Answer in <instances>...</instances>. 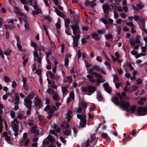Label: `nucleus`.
I'll list each match as a JSON object with an SVG mask.
<instances>
[{
  "label": "nucleus",
  "instance_id": "f257e3e1",
  "mask_svg": "<svg viewBox=\"0 0 147 147\" xmlns=\"http://www.w3.org/2000/svg\"><path fill=\"white\" fill-rule=\"evenodd\" d=\"M136 109V112L138 114V116H144L147 114V107H140L136 109V106L133 105L130 107L129 109L128 108L127 111L130 112L131 113H134Z\"/></svg>",
  "mask_w": 147,
  "mask_h": 147
},
{
  "label": "nucleus",
  "instance_id": "f03ea898",
  "mask_svg": "<svg viewBox=\"0 0 147 147\" xmlns=\"http://www.w3.org/2000/svg\"><path fill=\"white\" fill-rule=\"evenodd\" d=\"M119 99L117 97H113L111 99V100L117 106H120L121 107L123 110H127L130 106L129 102L125 100H123L120 103L119 101Z\"/></svg>",
  "mask_w": 147,
  "mask_h": 147
},
{
  "label": "nucleus",
  "instance_id": "7ed1b4c3",
  "mask_svg": "<svg viewBox=\"0 0 147 147\" xmlns=\"http://www.w3.org/2000/svg\"><path fill=\"white\" fill-rule=\"evenodd\" d=\"M36 95L34 92H32L28 94L26 98H24V104L27 109L30 110L32 109V102L31 100L33 99Z\"/></svg>",
  "mask_w": 147,
  "mask_h": 147
},
{
  "label": "nucleus",
  "instance_id": "20e7f679",
  "mask_svg": "<svg viewBox=\"0 0 147 147\" xmlns=\"http://www.w3.org/2000/svg\"><path fill=\"white\" fill-rule=\"evenodd\" d=\"M102 7L105 14V17L106 18H107L109 14V10L111 9L110 6L108 4H106L103 5Z\"/></svg>",
  "mask_w": 147,
  "mask_h": 147
},
{
  "label": "nucleus",
  "instance_id": "39448f33",
  "mask_svg": "<svg viewBox=\"0 0 147 147\" xmlns=\"http://www.w3.org/2000/svg\"><path fill=\"white\" fill-rule=\"evenodd\" d=\"M73 31V34L74 35L80 34V28L78 24H75L71 26Z\"/></svg>",
  "mask_w": 147,
  "mask_h": 147
},
{
  "label": "nucleus",
  "instance_id": "423d86ee",
  "mask_svg": "<svg viewBox=\"0 0 147 147\" xmlns=\"http://www.w3.org/2000/svg\"><path fill=\"white\" fill-rule=\"evenodd\" d=\"M140 36L139 35H137L136 37V40L135 41H131L130 42V44L132 46H134L136 44H140Z\"/></svg>",
  "mask_w": 147,
  "mask_h": 147
},
{
  "label": "nucleus",
  "instance_id": "0eeeda50",
  "mask_svg": "<svg viewBox=\"0 0 147 147\" xmlns=\"http://www.w3.org/2000/svg\"><path fill=\"white\" fill-rule=\"evenodd\" d=\"M91 36L92 38L96 41H99L101 38V36H99L98 34L96 32L92 33Z\"/></svg>",
  "mask_w": 147,
  "mask_h": 147
},
{
  "label": "nucleus",
  "instance_id": "6e6552de",
  "mask_svg": "<svg viewBox=\"0 0 147 147\" xmlns=\"http://www.w3.org/2000/svg\"><path fill=\"white\" fill-rule=\"evenodd\" d=\"M34 104L35 107H40L42 102L38 96L36 97L34 99Z\"/></svg>",
  "mask_w": 147,
  "mask_h": 147
},
{
  "label": "nucleus",
  "instance_id": "1a4fd4ad",
  "mask_svg": "<svg viewBox=\"0 0 147 147\" xmlns=\"http://www.w3.org/2000/svg\"><path fill=\"white\" fill-rule=\"evenodd\" d=\"M136 6L137 7L133 5H132V8L135 11H138L139 9H141L144 7V5L141 2H140L139 4H137Z\"/></svg>",
  "mask_w": 147,
  "mask_h": 147
},
{
  "label": "nucleus",
  "instance_id": "9d476101",
  "mask_svg": "<svg viewBox=\"0 0 147 147\" xmlns=\"http://www.w3.org/2000/svg\"><path fill=\"white\" fill-rule=\"evenodd\" d=\"M88 92H89L91 93L90 94H88V95H90L95 91L96 89V88L94 86H88Z\"/></svg>",
  "mask_w": 147,
  "mask_h": 147
},
{
  "label": "nucleus",
  "instance_id": "9b49d317",
  "mask_svg": "<svg viewBox=\"0 0 147 147\" xmlns=\"http://www.w3.org/2000/svg\"><path fill=\"white\" fill-rule=\"evenodd\" d=\"M103 87L104 88L105 90L109 94L111 92V90L109 87V84L107 82L104 83L103 85Z\"/></svg>",
  "mask_w": 147,
  "mask_h": 147
},
{
  "label": "nucleus",
  "instance_id": "f8f14e48",
  "mask_svg": "<svg viewBox=\"0 0 147 147\" xmlns=\"http://www.w3.org/2000/svg\"><path fill=\"white\" fill-rule=\"evenodd\" d=\"M72 113V111L71 110H69L66 113V116H65V118L67 119L66 123H67L70 120L71 118H72V117L70 115Z\"/></svg>",
  "mask_w": 147,
  "mask_h": 147
},
{
  "label": "nucleus",
  "instance_id": "ddd939ff",
  "mask_svg": "<svg viewBox=\"0 0 147 147\" xmlns=\"http://www.w3.org/2000/svg\"><path fill=\"white\" fill-rule=\"evenodd\" d=\"M80 125L82 127H85L86 126L87 123L86 119H82L80 120Z\"/></svg>",
  "mask_w": 147,
  "mask_h": 147
},
{
  "label": "nucleus",
  "instance_id": "4468645a",
  "mask_svg": "<svg viewBox=\"0 0 147 147\" xmlns=\"http://www.w3.org/2000/svg\"><path fill=\"white\" fill-rule=\"evenodd\" d=\"M96 138H94L93 135L92 136H91V139L92 140H88L85 144V147H88L90 146V143H91L92 141L94 140Z\"/></svg>",
  "mask_w": 147,
  "mask_h": 147
},
{
  "label": "nucleus",
  "instance_id": "2eb2a0df",
  "mask_svg": "<svg viewBox=\"0 0 147 147\" xmlns=\"http://www.w3.org/2000/svg\"><path fill=\"white\" fill-rule=\"evenodd\" d=\"M71 56V55L67 54L66 56V57L65 59V63L64 65L65 67H67L69 63V57H70Z\"/></svg>",
  "mask_w": 147,
  "mask_h": 147
},
{
  "label": "nucleus",
  "instance_id": "dca6fc26",
  "mask_svg": "<svg viewBox=\"0 0 147 147\" xmlns=\"http://www.w3.org/2000/svg\"><path fill=\"white\" fill-rule=\"evenodd\" d=\"M11 126L13 128V129L14 132H18V125H17V124H15L13 123L11 124Z\"/></svg>",
  "mask_w": 147,
  "mask_h": 147
},
{
  "label": "nucleus",
  "instance_id": "f3484780",
  "mask_svg": "<svg viewBox=\"0 0 147 147\" xmlns=\"http://www.w3.org/2000/svg\"><path fill=\"white\" fill-rule=\"evenodd\" d=\"M111 6L114 9L117 10L120 12H122L123 11V9L120 6H117L112 5H111Z\"/></svg>",
  "mask_w": 147,
  "mask_h": 147
},
{
  "label": "nucleus",
  "instance_id": "a211bd4d",
  "mask_svg": "<svg viewBox=\"0 0 147 147\" xmlns=\"http://www.w3.org/2000/svg\"><path fill=\"white\" fill-rule=\"evenodd\" d=\"M53 98L55 101H58L59 99V96L58 94L57 93H54L53 94Z\"/></svg>",
  "mask_w": 147,
  "mask_h": 147
},
{
  "label": "nucleus",
  "instance_id": "6ab92c4d",
  "mask_svg": "<svg viewBox=\"0 0 147 147\" xmlns=\"http://www.w3.org/2000/svg\"><path fill=\"white\" fill-rule=\"evenodd\" d=\"M28 1L30 3V5L33 6V5H37L36 0H28Z\"/></svg>",
  "mask_w": 147,
  "mask_h": 147
},
{
  "label": "nucleus",
  "instance_id": "aec40b11",
  "mask_svg": "<svg viewBox=\"0 0 147 147\" xmlns=\"http://www.w3.org/2000/svg\"><path fill=\"white\" fill-rule=\"evenodd\" d=\"M4 26L5 28L7 30H11L14 28V26L13 25H8L5 24Z\"/></svg>",
  "mask_w": 147,
  "mask_h": 147
},
{
  "label": "nucleus",
  "instance_id": "412c9836",
  "mask_svg": "<svg viewBox=\"0 0 147 147\" xmlns=\"http://www.w3.org/2000/svg\"><path fill=\"white\" fill-rule=\"evenodd\" d=\"M121 0H111V3L115 5H118L121 2Z\"/></svg>",
  "mask_w": 147,
  "mask_h": 147
},
{
  "label": "nucleus",
  "instance_id": "4be33fe9",
  "mask_svg": "<svg viewBox=\"0 0 147 147\" xmlns=\"http://www.w3.org/2000/svg\"><path fill=\"white\" fill-rule=\"evenodd\" d=\"M47 139L49 140V142H55V140L53 138L52 136L49 135L47 138Z\"/></svg>",
  "mask_w": 147,
  "mask_h": 147
},
{
  "label": "nucleus",
  "instance_id": "5701e85b",
  "mask_svg": "<svg viewBox=\"0 0 147 147\" xmlns=\"http://www.w3.org/2000/svg\"><path fill=\"white\" fill-rule=\"evenodd\" d=\"M55 11L59 16L61 17H63V13H61L57 9L55 8Z\"/></svg>",
  "mask_w": 147,
  "mask_h": 147
},
{
  "label": "nucleus",
  "instance_id": "b1692460",
  "mask_svg": "<svg viewBox=\"0 0 147 147\" xmlns=\"http://www.w3.org/2000/svg\"><path fill=\"white\" fill-rule=\"evenodd\" d=\"M63 134L65 136H68L71 135V132L69 130L67 129L64 131Z\"/></svg>",
  "mask_w": 147,
  "mask_h": 147
},
{
  "label": "nucleus",
  "instance_id": "393cba45",
  "mask_svg": "<svg viewBox=\"0 0 147 147\" xmlns=\"http://www.w3.org/2000/svg\"><path fill=\"white\" fill-rule=\"evenodd\" d=\"M68 86H67L66 87H63L62 88V93L64 96V95L66 93V92H68V91L67 89V88H68Z\"/></svg>",
  "mask_w": 147,
  "mask_h": 147
},
{
  "label": "nucleus",
  "instance_id": "a878e982",
  "mask_svg": "<svg viewBox=\"0 0 147 147\" xmlns=\"http://www.w3.org/2000/svg\"><path fill=\"white\" fill-rule=\"evenodd\" d=\"M73 38L74 41H76L78 42L79 39L80 37V34H77V35H76V36H73Z\"/></svg>",
  "mask_w": 147,
  "mask_h": 147
},
{
  "label": "nucleus",
  "instance_id": "bb28decb",
  "mask_svg": "<svg viewBox=\"0 0 147 147\" xmlns=\"http://www.w3.org/2000/svg\"><path fill=\"white\" fill-rule=\"evenodd\" d=\"M30 132L32 134H36V135H38L39 134V130L31 129L30 130Z\"/></svg>",
  "mask_w": 147,
  "mask_h": 147
},
{
  "label": "nucleus",
  "instance_id": "cd10ccee",
  "mask_svg": "<svg viewBox=\"0 0 147 147\" xmlns=\"http://www.w3.org/2000/svg\"><path fill=\"white\" fill-rule=\"evenodd\" d=\"M139 21V22L142 24V26H145V21L144 19L141 17H140Z\"/></svg>",
  "mask_w": 147,
  "mask_h": 147
},
{
  "label": "nucleus",
  "instance_id": "c85d7f7f",
  "mask_svg": "<svg viewBox=\"0 0 147 147\" xmlns=\"http://www.w3.org/2000/svg\"><path fill=\"white\" fill-rule=\"evenodd\" d=\"M47 92L49 94H51V95H53L54 93V92L53 89L49 88L47 90Z\"/></svg>",
  "mask_w": 147,
  "mask_h": 147
},
{
  "label": "nucleus",
  "instance_id": "c756f323",
  "mask_svg": "<svg viewBox=\"0 0 147 147\" xmlns=\"http://www.w3.org/2000/svg\"><path fill=\"white\" fill-rule=\"evenodd\" d=\"M10 79L7 76H5L4 77V80L6 83H8L10 81Z\"/></svg>",
  "mask_w": 147,
  "mask_h": 147
},
{
  "label": "nucleus",
  "instance_id": "7c9ffc66",
  "mask_svg": "<svg viewBox=\"0 0 147 147\" xmlns=\"http://www.w3.org/2000/svg\"><path fill=\"white\" fill-rule=\"evenodd\" d=\"M93 70H94V69H93H93H88L87 71L88 72V73L90 74L91 75H94V74H95V73L96 72H93Z\"/></svg>",
  "mask_w": 147,
  "mask_h": 147
},
{
  "label": "nucleus",
  "instance_id": "2f4dec72",
  "mask_svg": "<svg viewBox=\"0 0 147 147\" xmlns=\"http://www.w3.org/2000/svg\"><path fill=\"white\" fill-rule=\"evenodd\" d=\"M32 14L34 16L36 14H42V11H34L32 12Z\"/></svg>",
  "mask_w": 147,
  "mask_h": 147
},
{
  "label": "nucleus",
  "instance_id": "473e14b6",
  "mask_svg": "<svg viewBox=\"0 0 147 147\" xmlns=\"http://www.w3.org/2000/svg\"><path fill=\"white\" fill-rule=\"evenodd\" d=\"M93 68L94 70H95L97 71H100V67L96 65H94L93 66Z\"/></svg>",
  "mask_w": 147,
  "mask_h": 147
},
{
  "label": "nucleus",
  "instance_id": "72a5a7b5",
  "mask_svg": "<svg viewBox=\"0 0 147 147\" xmlns=\"http://www.w3.org/2000/svg\"><path fill=\"white\" fill-rule=\"evenodd\" d=\"M31 46L32 47H33L35 49L38 47V46L34 42H31Z\"/></svg>",
  "mask_w": 147,
  "mask_h": 147
},
{
  "label": "nucleus",
  "instance_id": "f704fd0d",
  "mask_svg": "<svg viewBox=\"0 0 147 147\" xmlns=\"http://www.w3.org/2000/svg\"><path fill=\"white\" fill-rule=\"evenodd\" d=\"M37 117L38 118L39 121L40 122H42L44 119V117L43 116L39 115Z\"/></svg>",
  "mask_w": 147,
  "mask_h": 147
},
{
  "label": "nucleus",
  "instance_id": "c9c22d12",
  "mask_svg": "<svg viewBox=\"0 0 147 147\" xmlns=\"http://www.w3.org/2000/svg\"><path fill=\"white\" fill-rule=\"evenodd\" d=\"M25 56H23L22 57V59L24 61L23 63L24 66H25L28 61V59H25Z\"/></svg>",
  "mask_w": 147,
  "mask_h": 147
},
{
  "label": "nucleus",
  "instance_id": "e433bc0d",
  "mask_svg": "<svg viewBox=\"0 0 147 147\" xmlns=\"http://www.w3.org/2000/svg\"><path fill=\"white\" fill-rule=\"evenodd\" d=\"M126 64H127V65L128 66L129 68L131 70H134L133 67L131 65L130 63L129 62L127 61L126 62Z\"/></svg>",
  "mask_w": 147,
  "mask_h": 147
},
{
  "label": "nucleus",
  "instance_id": "4c0bfd02",
  "mask_svg": "<svg viewBox=\"0 0 147 147\" xmlns=\"http://www.w3.org/2000/svg\"><path fill=\"white\" fill-rule=\"evenodd\" d=\"M74 19L75 22L76 23V24H77L79 22V18L78 17V16H74Z\"/></svg>",
  "mask_w": 147,
  "mask_h": 147
},
{
  "label": "nucleus",
  "instance_id": "58836bf2",
  "mask_svg": "<svg viewBox=\"0 0 147 147\" xmlns=\"http://www.w3.org/2000/svg\"><path fill=\"white\" fill-rule=\"evenodd\" d=\"M82 105L83 108L84 109L86 108L87 107V103L84 102H82L81 103Z\"/></svg>",
  "mask_w": 147,
  "mask_h": 147
},
{
  "label": "nucleus",
  "instance_id": "ea45409f",
  "mask_svg": "<svg viewBox=\"0 0 147 147\" xmlns=\"http://www.w3.org/2000/svg\"><path fill=\"white\" fill-rule=\"evenodd\" d=\"M12 87L13 88H16L17 86V84L15 81H13L12 82Z\"/></svg>",
  "mask_w": 147,
  "mask_h": 147
},
{
  "label": "nucleus",
  "instance_id": "a19ab883",
  "mask_svg": "<svg viewBox=\"0 0 147 147\" xmlns=\"http://www.w3.org/2000/svg\"><path fill=\"white\" fill-rule=\"evenodd\" d=\"M67 80L71 84L72 82L73 81V79L71 76H69L67 77Z\"/></svg>",
  "mask_w": 147,
  "mask_h": 147
},
{
  "label": "nucleus",
  "instance_id": "79ce46f5",
  "mask_svg": "<svg viewBox=\"0 0 147 147\" xmlns=\"http://www.w3.org/2000/svg\"><path fill=\"white\" fill-rule=\"evenodd\" d=\"M32 7H34V9L35 10H36V11H42L41 9L38 7L37 5H33V6Z\"/></svg>",
  "mask_w": 147,
  "mask_h": 147
},
{
  "label": "nucleus",
  "instance_id": "37998d69",
  "mask_svg": "<svg viewBox=\"0 0 147 147\" xmlns=\"http://www.w3.org/2000/svg\"><path fill=\"white\" fill-rule=\"evenodd\" d=\"M69 97L70 98H71L72 100H74V94L73 92H71L69 94Z\"/></svg>",
  "mask_w": 147,
  "mask_h": 147
},
{
  "label": "nucleus",
  "instance_id": "c03bdc74",
  "mask_svg": "<svg viewBox=\"0 0 147 147\" xmlns=\"http://www.w3.org/2000/svg\"><path fill=\"white\" fill-rule=\"evenodd\" d=\"M38 49L39 51H44L45 50V48L43 46L41 45L39 46Z\"/></svg>",
  "mask_w": 147,
  "mask_h": 147
},
{
  "label": "nucleus",
  "instance_id": "a18cd8bd",
  "mask_svg": "<svg viewBox=\"0 0 147 147\" xmlns=\"http://www.w3.org/2000/svg\"><path fill=\"white\" fill-rule=\"evenodd\" d=\"M10 115L11 117L14 119L16 117V115L15 112L13 111H11L10 112Z\"/></svg>",
  "mask_w": 147,
  "mask_h": 147
},
{
  "label": "nucleus",
  "instance_id": "49530a36",
  "mask_svg": "<svg viewBox=\"0 0 147 147\" xmlns=\"http://www.w3.org/2000/svg\"><path fill=\"white\" fill-rule=\"evenodd\" d=\"M61 141L65 144L66 142V140L62 136H61L59 138Z\"/></svg>",
  "mask_w": 147,
  "mask_h": 147
},
{
  "label": "nucleus",
  "instance_id": "de8ad7c7",
  "mask_svg": "<svg viewBox=\"0 0 147 147\" xmlns=\"http://www.w3.org/2000/svg\"><path fill=\"white\" fill-rule=\"evenodd\" d=\"M82 110V108L81 106H79L78 108H77L76 111L77 113H81Z\"/></svg>",
  "mask_w": 147,
  "mask_h": 147
},
{
  "label": "nucleus",
  "instance_id": "09e8293b",
  "mask_svg": "<svg viewBox=\"0 0 147 147\" xmlns=\"http://www.w3.org/2000/svg\"><path fill=\"white\" fill-rule=\"evenodd\" d=\"M55 131L54 130H52L50 132V134H53L55 136H56L57 138L58 137V134L55 133Z\"/></svg>",
  "mask_w": 147,
  "mask_h": 147
},
{
  "label": "nucleus",
  "instance_id": "8fccbe9b",
  "mask_svg": "<svg viewBox=\"0 0 147 147\" xmlns=\"http://www.w3.org/2000/svg\"><path fill=\"white\" fill-rule=\"evenodd\" d=\"M23 87L24 88V89L28 91V85L26 84V83L24 84H23Z\"/></svg>",
  "mask_w": 147,
  "mask_h": 147
},
{
  "label": "nucleus",
  "instance_id": "3c124183",
  "mask_svg": "<svg viewBox=\"0 0 147 147\" xmlns=\"http://www.w3.org/2000/svg\"><path fill=\"white\" fill-rule=\"evenodd\" d=\"M121 31V29L120 26H119L117 30V35H120Z\"/></svg>",
  "mask_w": 147,
  "mask_h": 147
},
{
  "label": "nucleus",
  "instance_id": "603ef678",
  "mask_svg": "<svg viewBox=\"0 0 147 147\" xmlns=\"http://www.w3.org/2000/svg\"><path fill=\"white\" fill-rule=\"evenodd\" d=\"M142 51L143 53H146V51L147 48L145 46H142L141 47Z\"/></svg>",
  "mask_w": 147,
  "mask_h": 147
},
{
  "label": "nucleus",
  "instance_id": "864d4df0",
  "mask_svg": "<svg viewBox=\"0 0 147 147\" xmlns=\"http://www.w3.org/2000/svg\"><path fill=\"white\" fill-rule=\"evenodd\" d=\"M105 37L107 39L109 40L110 38H112L113 36L111 34H109L106 35Z\"/></svg>",
  "mask_w": 147,
  "mask_h": 147
},
{
  "label": "nucleus",
  "instance_id": "5fc2aeb1",
  "mask_svg": "<svg viewBox=\"0 0 147 147\" xmlns=\"http://www.w3.org/2000/svg\"><path fill=\"white\" fill-rule=\"evenodd\" d=\"M105 82L104 81L102 80L99 79H97L96 80V82L99 84H100V83L103 82Z\"/></svg>",
  "mask_w": 147,
  "mask_h": 147
},
{
  "label": "nucleus",
  "instance_id": "6e6d98bb",
  "mask_svg": "<svg viewBox=\"0 0 147 147\" xmlns=\"http://www.w3.org/2000/svg\"><path fill=\"white\" fill-rule=\"evenodd\" d=\"M105 24H107L108 23V21L105 18H102L101 20Z\"/></svg>",
  "mask_w": 147,
  "mask_h": 147
},
{
  "label": "nucleus",
  "instance_id": "4d7b16f0",
  "mask_svg": "<svg viewBox=\"0 0 147 147\" xmlns=\"http://www.w3.org/2000/svg\"><path fill=\"white\" fill-rule=\"evenodd\" d=\"M132 91H135L138 89V86L136 85H134L132 86Z\"/></svg>",
  "mask_w": 147,
  "mask_h": 147
},
{
  "label": "nucleus",
  "instance_id": "13d9d810",
  "mask_svg": "<svg viewBox=\"0 0 147 147\" xmlns=\"http://www.w3.org/2000/svg\"><path fill=\"white\" fill-rule=\"evenodd\" d=\"M94 76H95L96 77L100 78H102V76L101 75L98 74L96 72L95 73V74H94Z\"/></svg>",
  "mask_w": 147,
  "mask_h": 147
},
{
  "label": "nucleus",
  "instance_id": "bf43d9fd",
  "mask_svg": "<svg viewBox=\"0 0 147 147\" xmlns=\"http://www.w3.org/2000/svg\"><path fill=\"white\" fill-rule=\"evenodd\" d=\"M65 49V45L64 43H63L61 45V53H63Z\"/></svg>",
  "mask_w": 147,
  "mask_h": 147
},
{
  "label": "nucleus",
  "instance_id": "052dcab7",
  "mask_svg": "<svg viewBox=\"0 0 147 147\" xmlns=\"http://www.w3.org/2000/svg\"><path fill=\"white\" fill-rule=\"evenodd\" d=\"M97 99L98 100H101L102 99V97L100 94H97Z\"/></svg>",
  "mask_w": 147,
  "mask_h": 147
},
{
  "label": "nucleus",
  "instance_id": "680f3d73",
  "mask_svg": "<svg viewBox=\"0 0 147 147\" xmlns=\"http://www.w3.org/2000/svg\"><path fill=\"white\" fill-rule=\"evenodd\" d=\"M105 30H98L97 31L98 33L100 34H102L105 32Z\"/></svg>",
  "mask_w": 147,
  "mask_h": 147
},
{
  "label": "nucleus",
  "instance_id": "e2e57ef3",
  "mask_svg": "<svg viewBox=\"0 0 147 147\" xmlns=\"http://www.w3.org/2000/svg\"><path fill=\"white\" fill-rule=\"evenodd\" d=\"M118 80V77L117 75H113V81L114 83L115 82V80Z\"/></svg>",
  "mask_w": 147,
  "mask_h": 147
},
{
  "label": "nucleus",
  "instance_id": "0e129e2a",
  "mask_svg": "<svg viewBox=\"0 0 147 147\" xmlns=\"http://www.w3.org/2000/svg\"><path fill=\"white\" fill-rule=\"evenodd\" d=\"M30 142V140L29 139H27L26 140L25 142V143L24 144V146H27L28 145Z\"/></svg>",
  "mask_w": 147,
  "mask_h": 147
},
{
  "label": "nucleus",
  "instance_id": "69168bd1",
  "mask_svg": "<svg viewBox=\"0 0 147 147\" xmlns=\"http://www.w3.org/2000/svg\"><path fill=\"white\" fill-rule=\"evenodd\" d=\"M51 108L50 106L49 105H47L46 107L44 109V110L47 111L48 110H50Z\"/></svg>",
  "mask_w": 147,
  "mask_h": 147
},
{
  "label": "nucleus",
  "instance_id": "338daca9",
  "mask_svg": "<svg viewBox=\"0 0 147 147\" xmlns=\"http://www.w3.org/2000/svg\"><path fill=\"white\" fill-rule=\"evenodd\" d=\"M34 57H38V54L37 51H34Z\"/></svg>",
  "mask_w": 147,
  "mask_h": 147
},
{
  "label": "nucleus",
  "instance_id": "774afa93",
  "mask_svg": "<svg viewBox=\"0 0 147 147\" xmlns=\"http://www.w3.org/2000/svg\"><path fill=\"white\" fill-rule=\"evenodd\" d=\"M126 24L128 26H131V27H133L134 26V25L133 22H127L126 23Z\"/></svg>",
  "mask_w": 147,
  "mask_h": 147
}]
</instances>
